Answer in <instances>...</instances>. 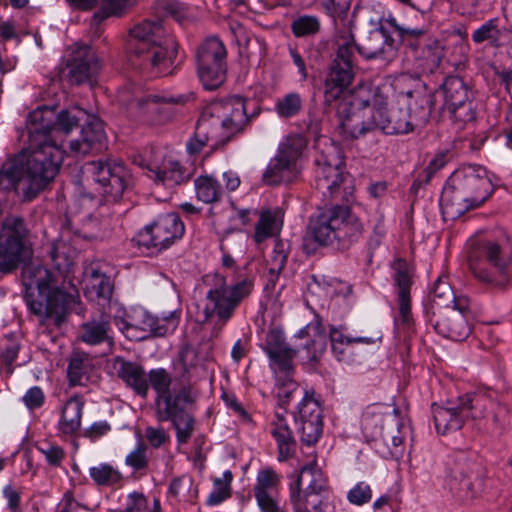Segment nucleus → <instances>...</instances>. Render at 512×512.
Masks as SVG:
<instances>
[{"mask_svg": "<svg viewBox=\"0 0 512 512\" xmlns=\"http://www.w3.org/2000/svg\"><path fill=\"white\" fill-rule=\"evenodd\" d=\"M315 187L326 199L346 204L354 200V186L344 172L341 148L333 142L323 143L315 159Z\"/></svg>", "mask_w": 512, "mask_h": 512, "instance_id": "nucleus-8", "label": "nucleus"}, {"mask_svg": "<svg viewBox=\"0 0 512 512\" xmlns=\"http://www.w3.org/2000/svg\"><path fill=\"white\" fill-rule=\"evenodd\" d=\"M208 118L201 114L195 129L194 135L187 142V151L189 154H198L209 141H214L213 147L221 145L219 135L207 120Z\"/></svg>", "mask_w": 512, "mask_h": 512, "instance_id": "nucleus-37", "label": "nucleus"}, {"mask_svg": "<svg viewBox=\"0 0 512 512\" xmlns=\"http://www.w3.org/2000/svg\"><path fill=\"white\" fill-rule=\"evenodd\" d=\"M68 76L72 83L80 85L90 82L99 72L100 63L88 45H75L68 60Z\"/></svg>", "mask_w": 512, "mask_h": 512, "instance_id": "nucleus-25", "label": "nucleus"}, {"mask_svg": "<svg viewBox=\"0 0 512 512\" xmlns=\"http://www.w3.org/2000/svg\"><path fill=\"white\" fill-rule=\"evenodd\" d=\"M127 50L131 67L157 77L171 74L177 45L159 21L144 20L130 29Z\"/></svg>", "mask_w": 512, "mask_h": 512, "instance_id": "nucleus-3", "label": "nucleus"}, {"mask_svg": "<svg viewBox=\"0 0 512 512\" xmlns=\"http://www.w3.org/2000/svg\"><path fill=\"white\" fill-rule=\"evenodd\" d=\"M111 370L114 375L121 379L128 387L132 388L138 395L142 397L147 396V376L140 364L127 361L122 357H115L111 360Z\"/></svg>", "mask_w": 512, "mask_h": 512, "instance_id": "nucleus-27", "label": "nucleus"}, {"mask_svg": "<svg viewBox=\"0 0 512 512\" xmlns=\"http://www.w3.org/2000/svg\"><path fill=\"white\" fill-rule=\"evenodd\" d=\"M202 113L218 133L221 145H225L232 137L242 133L249 124L245 101L239 96L215 102Z\"/></svg>", "mask_w": 512, "mask_h": 512, "instance_id": "nucleus-13", "label": "nucleus"}, {"mask_svg": "<svg viewBox=\"0 0 512 512\" xmlns=\"http://www.w3.org/2000/svg\"><path fill=\"white\" fill-rule=\"evenodd\" d=\"M23 278L28 289H37L34 298L27 299L33 314L39 317L43 325L60 326L65 318L69 295L52 286L51 272L42 265H30L23 269Z\"/></svg>", "mask_w": 512, "mask_h": 512, "instance_id": "nucleus-7", "label": "nucleus"}, {"mask_svg": "<svg viewBox=\"0 0 512 512\" xmlns=\"http://www.w3.org/2000/svg\"><path fill=\"white\" fill-rule=\"evenodd\" d=\"M37 449L52 466H59L65 456L64 450L60 446L48 442L41 443L37 446Z\"/></svg>", "mask_w": 512, "mask_h": 512, "instance_id": "nucleus-63", "label": "nucleus"}, {"mask_svg": "<svg viewBox=\"0 0 512 512\" xmlns=\"http://www.w3.org/2000/svg\"><path fill=\"white\" fill-rule=\"evenodd\" d=\"M24 168L22 163L16 161L5 162L0 169V189L14 190L23 200L22 179Z\"/></svg>", "mask_w": 512, "mask_h": 512, "instance_id": "nucleus-40", "label": "nucleus"}, {"mask_svg": "<svg viewBox=\"0 0 512 512\" xmlns=\"http://www.w3.org/2000/svg\"><path fill=\"white\" fill-rule=\"evenodd\" d=\"M155 10L159 15H171L176 20L181 21L185 17L188 7L178 0H157Z\"/></svg>", "mask_w": 512, "mask_h": 512, "instance_id": "nucleus-55", "label": "nucleus"}, {"mask_svg": "<svg viewBox=\"0 0 512 512\" xmlns=\"http://www.w3.org/2000/svg\"><path fill=\"white\" fill-rule=\"evenodd\" d=\"M329 338L331 344H339L340 346H347L352 343L359 344H373V337L359 336V337H348L343 334V332L337 328L332 327L330 329Z\"/></svg>", "mask_w": 512, "mask_h": 512, "instance_id": "nucleus-61", "label": "nucleus"}, {"mask_svg": "<svg viewBox=\"0 0 512 512\" xmlns=\"http://www.w3.org/2000/svg\"><path fill=\"white\" fill-rule=\"evenodd\" d=\"M50 111H32L26 121L28 132V156L23 163V201L30 202L44 191L59 173L64 159V151L55 143L46 141L40 129L51 123Z\"/></svg>", "mask_w": 512, "mask_h": 512, "instance_id": "nucleus-1", "label": "nucleus"}, {"mask_svg": "<svg viewBox=\"0 0 512 512\" xmlns=\"http://www.w3.org/2000/svg\"><path fill=\"white\" fill-rule=\"evenodd\" d=\"M295 422L298 425L302 443L306 445L315 444L322 434V414L318 400L314 398L313 392H305L302 401L298 406Z\"/></svg>", "mask_w": 512, "mask_h": 512, "instance_id": "nucleus-22", "label": "nucleus"}, {"mask_svg": "<svg viewBox=\"0 0 512 512\" xmlns=\"http://www.w3.org/2000/svg\"><path fill=\"white\" fill-rule=\"evenodd\" d=\"M86 171L100 186L101 193L113 201L121 198L130 178L123 163L112 159L89 162Z\"/></svg>", "mask_w": 512, "mask_h": 512, "instance_id": "nucleus-17", "label": "nucleus"}, {"mask_svg": "<svg viewBox=\"0 0 512 512\" xmlns=\"http://www.w3.org/2000/svg\"><path fill=\"white\" fill-rule=\"evenodd\" d=\"M406 96L414 98L408 108L395 105H380L378 109L366 119L361 116L353 119L350 129L362 136L375 131H381L387 135L408 134L415 129L422 128L429 120L432 106V95L421 91H407Z\"/></svg>", "mask_w": 512, "mask_h": 512, "instance_id": "nucleus-4", "label": "nucleus"}, {"mask_svg": "<svg viewBox=\"0 0 512 512\" xmlns=\"http://www.w3.org/2000/svg\"><path fill=\"white\" fill-rule=\"evenodd\" d=\"M500 36L497 27V19H491L476 29L472 34V40L475 43H482L484 41L497 42Z\"/></svg>", "mask_w": 512, "mask_h": 512, "instance_id": "nucleus-60", "label": "nucleus"}, {"mask_svg": "<svg viewBox=\"0 0 512 512\" xmlns=\"http://www.w3.org/2000/svg\"><path fill=\"white\" fill-rule=\"evenodd\" d=\"M440 91L444 97V107L448 110L454 122L461 128L464 124L475 120L476 113L469 100V89L463 79L458 76H448Z\"/></svg>", "mask_w": 512, "mask_h": 512, "instance_id": "nucleus-19", "label": "nucleus"}, {"mask_svg": "<svg viewBox=\"0 0 512 512\" xmlns=\"http://www.w3.org/2000/svg\"><path fill=\"white\" fill-rule=\"evenodd\" d=\"M148 176L156 182L166 186H174L186 181L189 177L178 161L172 159H158L147 164Z\"/></svg>", "mask_w": 512, "mask_h": 512, "instance_id": "nucleus-29", "label": "nucleus"}, {"mask_svg": "<svg viewBox=\"0 0 512 512\" xmlns=\"http://www.w3.org/2000/svg\"><path fill=\"white\" fill-rule=\"evenodd\" d=\"M381 439L388 447L392 446L389 451L391 457H398L401 455V446L403 439L399 436L398 428H386L385 431H381Z\"/></svg>", "mask_w": 512, "mask_h": 512, "instance_id": "nucleus-62", "label": "nucleus"}, {"mask_svg": "<svg viewBox=\"0 0 512 512\" xmlns=\"http://www.w3.org/2000/svg\"><path fill=\"white\" fill-rule=\"evenodd\" d=\"M340 99L341 103L338 108L340 128L344 136L350 139L361 137V134H356L349 128L353 119L358 116L366 119L374 112V109L387 103V96L382 89L369 83H360L353 89H347Z\"/></svg>", "mask_w": 512, "mask_h": 512, "instance_id": "nucleus-10", "label": "nucleus"}, {"mask_svg": "<svg viewBox=\"0 0 512 512\" xmlns=\"http://www.w3.org/2000/svg\"><path fill=\"white\" fill-rule=\"evenodd\" d=\"M354 39L351 35L338 40V49L324 80V102L331 105L339 100L355 76Z\"/></svg>", "mask_w": 512, "mask_h": 512, "instance_id": "nucleus-12", "label": "nucleus"}, {"mask_svg": "<svg viewBox=\"0 0 512 512\" xmlns=\"http://www.w3.org/2000/svg\"><path fill=\"white\" fill-rule=\"evenodd\" d=\"M105 139L102 122L92 118L83 125L78 139L70 141V153L73 155H86L93 150L99 149Z\"/></svg>", "mask_w": 512, "mask_h": 512, "instance_id": "nucleus-28", "label": "nucleus"}, {"mask_svg": "<svg viewBox=\"0 0 512 512\" xmlns=\"http://www.w3.org/2000/svg\"><path fill=\"white\" fill-rule=\"evenodd\" d=\"M451 490L462 502H468L476 497L477 491L474 484L466 475H462L459 480L456 478L451 481Z\"/></svg>", "mask_w": 512, "mask_h": 512, "instance_id": "nucleus-57", "label": "nucleus"}, {"mask_svg": "<svg viewBox=\"0 0 512 512\" xmlns=\"http://www.w3.org/2000/svg\"><path fill=\"white\" fill-rule=\"evenodd\" d=\"M287 260V252L285 244L276 241L272 255L268 260V270L271 275V281L276 278L285 266Z\"/></svg>", "mask_w": 512, "mask_h": 512, "instance_id": "nucleus-56", "label": "nucleus"}, {"mask_svg": "<svg viewBox=\"0 0 512 512\" xmlns=\"http://www.w3.org/2000/svg\"><path fill=\"white\" fill-rule=\"evenodd\" d=\"M89 475L97 486L112 487L123 479L121 472L109 463H99L89 469Z\"/></svg>", "mask_w": 512, "mask_h": 512, "instance_id": "nucleus-49", "label": "nucleus"}, {"mask_svg": "<svg viewBox=\"0 0 512 512\" xmlns=\"http://www.w3.org/2000/svg\"><path fill=\"white\" fill-rule=\"evenodd\" d=\"M226 50L223 43L215 37L206 39L197 52V67L212 64H225Z\"/></svg>", "mask_w": 512, "mask_h": 512, "instance_id": "nucleus-41", "label": "nucleus"}, {"mask_svg": "<svg viewBox=\"0 0 512 512\" xmlns=\"http://www.w3.org/2000/svg\"><path fill=\"white\" fill-rule=\"evenodd\" d=\"M76 255V250L62 239L54 241L51 245L50 257L54 267L59 271L69 270Z\"/></svg>", "mask_w": 512, "mask_h": 512, "instance_id": "nucleus-48", "label": "nucleus"}, {"mask_svg": "<svg viewBox=\"0 0 512 512\" xmlns=\"http://www.w3.org/2000/svg\"><path fill=\"white\" fill-rule=\"evenodd\" d=\"M306 147L301 135H289L279 145L277 154L270 160L262 180L267 185L290 182L297 174V161Z\"/></svg>", "mask_w": 512, "mask_h": 512, "instance_id": "nucleus-14", "label": "nucleus"}, {"mask_svg": "<svg viewBox=\"0 0 512 512\" xmlns=\"http://www.w3.org/2000/svg\"><path fill=\"white\" fill-rule=\"evenodd\" d=\"M253 290V282L245 278L232 286L221 285L207 293V304L203 310L201 322L207 321L216 314L226 322L234 313L241 301L250 295Z\"/></svg>", "mask_w": 512, "mask_h": 512, "instance_id": "nucleus-15", "label": "nucleus"}, {"mask_svg": "<svg viewBox=\"0 0 512 512\" xmlns=\"http://www.w3.org/2000/svg\"><path fill=\"white\" fill-rule=\"evenodd\" d=\"M469 315V299L456 296L448 281L439 277L430 294L429 320L436 332L453 341L466 339L471 333Z\"/></svg>", "mask_w": 512, "mask_h": 512, "instance_id": "nucleus-5", "label": "nucleus"}, {"mask_svg": "<svg viewBox=\"0 0 512 512\" xmlns=\"http://www.w3.org/2000/svg\"><path fill=\"white\" fill-rule=\"evenodd\" d=\"M125 464L134 471L143 472L148 468L147 446L139 443L125 458Z\"/></svg>", "mask_w": 512, "mask_h": 512, "instance_id": "nucleus-58", "label": "nucleus"}, {"mask_svg": "<svg viewBox=\"0 0 512 512\" xmlns=\"http://www.w3.org/2000/svg\"><path fill=\"white\" fill-rule=\"evenodd\" d=\"M339 216L340 225L337 243L340 247L347 248L362 236L363 225L359 219L351 213L348 205H341Z\"/></svg>", "mask_w": 512, "mask_h": 512, "instance_id": "nucleus-36", "label": "nucleus"}, {"mask_svg": "<svg viewBox=\"0 0 512 512\" xmlns=\"http://www.w3.org/2000/svg\"><path fill=\"white\" fill-rule=\"evenodd\" d=\"M302 109V98L296 92H291L278 99L275 104V111L281 118H291L297 115Z\"/></svg>", "mask_w": 512, "mask_h": 512, "instance_id": "nucleus-53", "label": "nucleus"}, {"mask_svg": "<svg viewBox=\"0 0 512 512\" xmlns=\"http://www.w3.org/2000/svg\"><path fill=\"white\" fill-rule=\"evenodd\" d=\"M194 186L197 199L206 204L220 201L224 194L221 184L209 175L197 177Z\"/></svg>", "mask_w": 512, "mask_h": 512, "instance_id": "nucleus-43", "label": "nucleus"}, {"mask_svg": "<svg viewBox=\"0 0 512 512\" xmlns=\"http://www.w3.org/2000/svg\"><path fill=\"white\" fill-rule=\"evenodd\" d=\"M264 350L269 357L270 368L273 370L276 379L281 381L282 376L289 377V375H293V360L297 351L285 342L280 331L273 330L267 334Z\"/></svg>", "mask_w": 512, "mask_h": 512, "instance_id": "nucleus-23", "label": "nucleus"}, {"mask_svg": "<svg viewBox=\"0 0 512 512\" xmlns=\"http://www.w3.org/2000/svg\"><path fill=\"white\" fill-rule=\"evenodd\" d=\"M84 400L80 396H72L64 404L58 429L65 435L75 434L81 427Z\"/></svg>", "mask_w": 512, "mask_h": 512, "instance_id": "nucleus-35", "label": "nucleus"}, {"mask_svg": "<svg viewBox=\"0 0 512 512\" xmlns=\"http://www.w3.org/2000/svg\"><path fill=\"white\" fill-rule=\"evenodd\" d=\"M341 205L336 204L321 211L310 220L308 231L303 239V249L307 253L316 250V244L321 246L333 245L338 240Z\"/></svg>", "mask_w": 512, "mask_h": 512, "instance_id": "nucleus-20", "label": "nucleus"}, {"mask_svg": "<svg viewBox=\"0 0 512 512\" xmlns=\"http://www.w3.org/2000/svg\"><path fill=\"white\" fill-rule=\"evenodd\" d=\"M492 192V183L483 167L469 165L456 171L441 194L444 217L456 219L483 204Z\"/></svg>", "mask_w": 512, "mask_h": 512, "instance_id": "nucleus-6", "label": "nucleus"}, {"mask_svg": "<svg viewBox=\"0 0 512 512\" xmlns=\"http://www.w3.org/2000/svg\"><path fill=\"white\" fill-rule=\"evenodd\" d=\"M279 483L280 477L274 470L268 468L259 471L254 486L255 499L259 500L276 496Z\"/></svg>", "mask_w": 512, "mask_h": 512, "instance_id": "nucleus-47", "label": "nucleus"}, {"mask_svg": "<svg viewBox=\"0 0 512 512\" xmlns=\"http://www.w3.org/2000/svg\"><path fill=\"white\" fill-rule=\"evenodd\" d=\"M92 362L88 354L76 352L68 366V379L71 385H85L89 378Z\"/></svg>", "mask_w": 512, "mask_h": 512, "instance_id": "nucleus-44", "label": "nucleus"}, {"mask_svg": "<svg viewBox=\"0 0 512 512\" xmlns=\"http://www.w3.org/2000/svg\"><path fill=\"white\" fill-rule=\"evenodd\" d=\"M34 111H50L53 114L51 123L47 127L43 125L44 127L40 131L45 135L47 142L55 143L60 148H62L64 137L78 126L80 120L85 115V111L80 108L62 110L57 114L53 108L47 106L38 107Z\"/></svg>", "mask_w": 512, "mask_h": 512, "instance_id": "nucleus-24", "label": "nucleus"}, {"mask_svg": "<svg viewBox=\"0 0 512 512\" xmlns=\"http://www.w3.org/2000/svg\"><path fill=\"white\" fill-rule=\"evenodd\" d=\"M394 281L398 288V294H410L412 284V271L409 264L402 259L394 261Z\"/></svg>", "mask_w": 512, "mask_h": 512, "instance_id": "nucleus-54", "label": "nucleus"}, {"mask_svg": "<svg viewBox=\"0 0 512 512\" xmlns=\"http://www.w3.org/2000/svg\"><path fill=\"white\" fill-rule=\"evenodd\" d=\"M179 361L182 367L183 376L189 375L193 370L202 364L198 351L192 346H185L179 353Z\"/></svg>", "mask_w": 512, "mask_h": 512, "instance_id": "nucleus-59", "label": "nucleus"}, {"mask_svg": "<svg viewBox=\"0 0 512 512\" xmlns=\"http://www.w3.org/2000/svg\"><path fill=\"white\" fill-rule=\"evenodd\" d=\"M290 503L294 512H325L327 505L321 495L302 494V491H291Z\"/></svg>", "mask_w": 512, "mask_h": 512, "instance_id": "nucleus-46", "label": "nucleus"}, {"mask_svg": "<svg viewBox=\"0 0 512 512\" xmlns=\"http://www.w3.org/2000/svg\"><path fill=\"white\" fill-rule=\"evenodd\" d=\"M112 292L113 285L105 273L94 268L86 273L85 295L89 300L105 306L109 303Z\"/></svg>", "mask_w": 512, "mask_h": 512, "instance_id": "nucleus-30", "label": "nucleus"}, {"mask_svg": "<svg viewBox=\"0 0 512 512\" xmlns=\"http://www.w3.org/2000/svg\"><path fill=\"white\" fill-rule=\"evenodd\" d=\"M325 489L326 480L315 462L302 467L295 484L290 486V492L298 490L302 494L321 495Z\"/></svg>", "mask_w": 512, "mask_h": 512, "instance_id": "nucleus-34", "label": "nucleus"}, {"mask_svg": "<svg viewBox=\"0 0 512 512\" xmlns=\"http://www.w3.org/2000/svg\"><path fill=\"white\" fill-rule=\"evenodd\" d=\"M118 100L123 105H129L133 113L143 122L150 125L163 124L173 115L170 104L172 98H164L156 94L138 95L130 88H123L118 92Z\"/></svg>", "mask_w": 512, "mask_h": 512, "instance_id": "nucleus-16", "label": "nucleus"}, {"mask_svg": "<svg viewBox=\"0 0 512 512\" xmlns=\"http://www.w3.org/2000/svg\"><path fill=\"white\" fill-rule=\"evenodd\" d=\"M281 225L282 223L277 217V212L270 210L261 212L253 235L254 241L260 245L266 239L276 236L281 229Z\"/></svg>", "mask_w": 512, "mask_h": 512, "instance_id": "nucleus-45", "label": "nucleus"}, {"mask_svg": "<svg viewBox=\"0 0 512 512\" xmlns=\"http://www.w3.org/2000/svg\"><path fill=\"white\" fill-rule=\"evenodd\" d=\"M147 381L156 392L157 420L170 421L176 430L177 442L187 443L195 428V419L189 407L195 403L198 390L191 383H182L179 388H176L171 374L164 368L150 370Z\"/></svg>", "mask_w": 512, "mask_h": 512, "instance_id": "nucleus-2", "label": "nucleus"}, {"mask_svg": "<svg viewBox=\"0 0 512 512\" xmlns=\"http://www.w3.org/2000/svg\"><path fill=\"white\" fill-rule=\"evenodd\" d=\"M354 46L360 55L366 59H390L394 53V41L383 28L372 29L362 35Z\"/></svg>", "mask_w": 512, "mask_h": 512, "instance_id": "nucleus-26", "label": "nucleus"}, {"mask_svg": "<svg viewBox=\"0 0 512 512\" xmlns=\"http://www.w3.org/2000/svg\"><path fill=\"white\" fill-rule=\"evenodd\" d=\"M2 233L5 240H16L22 245H26L30 231L21 216L8 215L2 222Z\"/></svg>", "mask_w": 512, "mask_h": 512, "instance_id": "nucleus-50", "label": "nucleus"}, {"mask_svg": "<svg viewBox=\"0 0 512 512\" xmlns=\"http://www.w3.org/2000/svg\"><path fill=\"white\" fill-rule=\"evenodd\" d=\"M270 433L278 445V459L285 461L292 457L296 442L284 415L277 413L271 422Z\"/></svg>", "mask_w": 512, "mask_h": 512, "instance_id": "nucleus-31", "label": "nucleus"}, {"mask_svg": "<svg viewBox=\"0 0 512 512\" xmlns=\"http://www.w3.org/2000/svg\"><path fill=\"white\" fill-rule=\"evenodd\" d=\"M29 250L16 240H4L0 243V271L8 273L28 256Z\"/></svg>", "mask_w": 512, "mask_h": 512, "instance_id": "nucleus-38", "label": "nucleus"}, {"mask_svg": "<svg viewBox=\"0 0 512 512\" xmlns=\"http://www.w3.org/2000/svg\"><path fill=\"white\" fill-rule=\"evenodd\" d=\"M383 406L381 405H372L368 407L361 417V425L364 434L370 438H377L381 436V431H385L386 428L383 427V422L385 420H390L392 418V414L390 412H383Z\"/></svg>", "mask_w": 512, "mask_h": 512, "instance_id": "nucleus-39", "label": "nucleus"}, {"mask_svg": "<svg viewBox=\"0 0 512 512\" xmlns=\"http://www.w3.org/2000/svg\"><path fill=\"white\" fill-rule=\"evenodd\" d=\"M198 76L206 90H214L220 87L226 77L225 64H212L198 66Z\"/></svg>", "mask_w": 512, "mask_h": 512, "instance_id": "nucleus-51", "label": "nucleus"}, {"mask_svg": "<svg viewBox=\"0 0 512 512\" xmlns=\"http://www.w3.org/2000/svg\"><path fill=\"white\" fill-rule=\"evenodd\" d=\"M184 224L175 213H168L157 218L152 224L145 226L135 237L139 246L157 251L168 248L184 233Z\"/></svg>", "mask_w": 512, "mask_h": 512, "instance_id": "nucleus-18", "label": "nucleus"}, {"mask_svg": "<svg viewBox=\"0 0 512 512\" xmlns=\"http://www.w3.org/2000/svg\"><path fill=\"white\" fill-rule=\"evenodd\" d=\"M178 322V317L174 312L163 319H159L145 310H137L129 321H124L123 330L129 339L139 341L151 335L164 336L172 332L177 327Z\"/></svg>", "mask_w": 512, "mask_h": 512, "instance_id": "nucleus-21", "label": "nucleus"}, {"mask_svg": "<svg viewBox=\"0 0 512 512\" xmlns=\"http://www.w3.org/2000/svg\"><path fill=\"white\" fill-rule=\"evenodd\" d=\"M321 30V21L314 15H299L291 22V31L297 38H307L317 35Z\"/></svg>", "mask_w": 512, "mask_h": 512, "instance_id": "nucleus-52", "label": "nucleus"}, {"mask_svg": "<svg viewBox=\"0 0 512 512\" xmlns=\"http://www.w3.org/2000/svg\"><path fill=\"white\" fill-rule=\"evenodd\" d=\"M492 402L485 393H467L458 398L456 405L447 407L433 404V418L438 433L446 434L462 428L466 419H483Z\"/></svg>", "mask_w": 512, "mask_h": 512, "instance_id": "nucleus-11", "label": "nucleus"}, {"mask_svg": "<svg viewBox=\"0 0 512 512\" xmlns=\"http://www.w3.org/2000/svg\"><path fill=\"white\" fill-rule=\"evenodd\" d=\"M297 336L301 339H310L304 345V348L307 350L308 360L316 361L324 353L327 346V335L319 319H315L307 324L298 332Z\"/></svg>", "mask_w": 512, "mask_h": 512, "instance_id": "nucleus-32", "label": "nucleus"}, {"mask_svg": "<svg viewBox=\"0 0 512 512\" xmlns=\"http://www.w3.org/2000/svg\"><path fill=\"white\" fill-rule=\"evenodd\" d=\"M470 269L485 285L498 289L509 287L512 284V247L507 241H484L480 256L471 260Z\"/></svg>", "mask_w": 512, "mask_h": 512, "instance_id": "nucleus-9", "label": "nucleus"}, {"mask_svg": "<svg viewBox=\"0 0 512 512\" xmlns=\"http://www.w3.org/2000/svg\"><path fill=\"white\" fill-rule=\"evenodd\" d=\"M110 332L109 316L102 314L99 318H93L81 325L79 339L88 345H98L105 342L111 344Z\"/></svg>", "mask_w": 512, "mask_h": 512, "instance_id": "nucleus-33", "label": "nucleus"}, {"mask_svg": "<svg viewBox=\"0 0 512 512\" xmlns=\"http://www.w3.org/2000/svg\"><path fill=\"white\" fill-rule=\"evenodd\" d=\"M168 495L178 502L193 504L198 497V488L191 476L182 475L171 480Z\"/></svg>", "mask_w": 512, "mask_h": 512, "instance_id": "nucleus-42", "label": "nucleus"}, {"mask_svg": "<svg viewBox=\"0 0 512 512\" xmlns=\"http://www.w3.org/2000/svg\"><path fill=\"white\" fill-rule=\"evenodd\" d=\"M372 498V490L368 484L364 482L358 483L347 494V499L354 505H363L368 503Z\"/></svg>", "mask_w": 512, "mask_h": 512, "instance_id": "nucleus-64", "label": "nucleus"}]
</instances>
